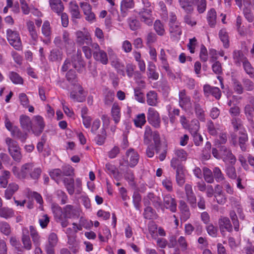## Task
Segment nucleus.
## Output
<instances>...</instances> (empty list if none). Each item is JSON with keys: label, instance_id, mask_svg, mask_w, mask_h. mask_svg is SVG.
<instances>
[{"label": "nucleus", "instance_id": "nucleus-43", "mask_svg": "<svg viewBox=\"0 0 254 254\" xmlns=\"http://www.w3.org/2000/svg\"><path fill=\"white\" fill-rule=\"evenodd\" d=\"M21 241L22 242L23 247V249H25L26 250H30L32 249V243L28 235L23 233Z\"/></svg>", "mask_w": 254, "mask_h": 254}, {"label": "nucleus", "instance_id": "nucleus-14", "mask_svg": "<svg viewBox=\"0 0 254 254\" xmlns=\"http://www.w3.org/2000/svg\"><path fill=\"white\" fill-rule=\"evenodd\" d=\"M151 12L150 9L146 8H142L138 12L140 20L148 25H151L153 22Z\"/></svg>", "mask_w": 254, "mask_h": 254}, {"label": "nucleus", "instance_id": "nucleus-39", "mask_svg": "<svg viewBox=\"0 0 254 254\" xmlns=\"http://www.w3.org/2000/svg\"><path fill=\"white\" fill-rule=\"evenodd\" d=\"M53 212L54 214V217L56 221H61L64 216V210H62L61 207L58 206H54L52 208Z\"/></svg>", "mask_w": 254, "mask_h": 254}, {"label": "nucleus", "instance_id": "nucleus-46", "mask_svg": "<svg viewBox=\"0 0 254 254\" xmlns=\"http://www.w3.org/2000/svg\"><path fill=\"white\" fill-rule=\"evenodd\" d=\"M67 80L72 84H75L77 81L75 72L74 70L70 69L66 74Z\"/></svg>", "mask_w": 254, "mask_h": 254}, {"label": "nucleus", "instance_id": "nucleus-31", "mask_svg": "<svg viewBox=\"0 0 254 254\" xmlns=\"http://www.w3.org/2000/svg\"><path fill=\"white\" fill-rule=\"evenodd\" d=\"M63 58V52L59 49H55L51 51L49 60L52 62H60Z\"/></svg>", "mask_w": 254, "mask_h": 254}, {"label": "nucleus", "instance_id": "nucleus-1", "mask_svg": "<svg viewBox=\"0 0 254 254\" xmlns=\"http://www.w3.org/2000/svg\"><path fill=\"white\" fill-rule=\"evenodd\" d=\"M153 139L154 142V146L155 148L156 152L159 153L160 150V135L157 131H152L151 127L149 126L145 127L144 134V143L148 145Z\"/></svg>", "mask_w": 254, "mask_h": 254}, {"label": "nucleus", "instance_id": "nucleus-20", "mask_svg": "<svg viewBox=\"0 0 254 254\" xmlns=\"http://www.w3.org/2000/svg\"><path fill=\"white\" fill-rule=\"evenodd\" d=\"M69 12L71 15V20L74 24H77L76 19H80L81 15L78 5L72 2H70Z\"/></svg>", "mask_w": 254, "mask_h": 254}, {"label": "nucleus", "instance_id": "nucleus-38", "mask_svg": "<svg viewBox=\"0 0 254 254\" xmlns=\"http://www.w3.org/2000/svg\"><path fill=\"white\" fill-rule=\"evenodd\" d=\"M105 170L107 172H108L109 174H111L113 175L114 178L118 180H119V172L117 171L116 167L108 163H107L105 165Z\"/></svg>", "mask_w": 254, "mask_h": 254}, {"label": "nucleus", "instance_id": "nucleus-45", "mask_svg": "<svg viewBox=\"0 0 254 254\" xmlns=\"http://www.w3.org/2000/svg\"><path fill=\"white\" fill-rule=\"evenodd\" d=\"M230 217L232 220L234 230L238 232L239 230V222L238 219V217L234 211H231L230 212Z\"/></svg>", "mask_w": 254, "mask_h": 254}, {"label": "nucleus", "instance_id": "nucleus-62", "mask_svg": "<svg viewBox=\"0 0 254 254\" xmlns=\"http://www.w3.org/2000/svg\"><path fill=\"white\" fill-rule=\"evenodd\" d=\"M62 174V170L60 169H53L50 172V176L52 179L55 180L57 183H59V178Z\"/></svg>", "mask_w": 254, "mask_h": 254}, {"label": "nucleus", "instance_id": "nucleus-57", "mask_svg": "<svg viewBox=\"0 0 254 254\" xmlns=\"http://www.w3.org/2000/svg\"><path fill=\"white\" fill-rule=\"evenodd\" d=\"M42 34L45 37H49L51 34V30L50 27V22L48 21H45L42 27Z\"/></svg>", "mask_w": 254, "mask_h": 254}, {"label": "nucleus", "instance_id": "nucleus-6", "mask_svg": "<svg viewBox=\"0 0 254 254\" xmlns=\"http://www.w3.org/2000/svg\"><path fill=\"white\" fill-rule=\"evenodd\" d=\"M179 106L186 111H189L191 108L190 98L187 95L185 89L179 92Z\"/></svg>", "mask_w": 254, "mask_h": 254}, {"label": "nucleus", "instance_id": "nucleus-19", "mask_svg": "<svg viewBox=\"0 0 254 254\" xmlns=\"http://www.w3.org/2000/svg\"><path fill=\"white\" fill-rule=\"evenodd\" d=\"M126 156L129 158V165L131 167H134L138 163L139 155L134 149L130 148L126 152Z\"/></svg>", "mask_w": 254, "mask_h": 254}, {"label": "nucleus", "instance_id": "nucleus-54", "mask_svg": "<svg viewBox=\"0 0 254 254\" xmlns=\"http://www.w3.org/2000/svg\"><path fill=\"white\" fill-rule=\"evenodd\" d=\"M0 230L5 235H9L11 233V228L9 224L6 222L0 223Z\"/></svg>", "mask_w": 254, "mask_h": 254}, {"label": "nucleus", "instance_id": "nucleus-47", "mask_svg": "<svg viewBox=\"0 0 254 254\" xmlns=\"http://www.w3.org/2000/svg\"><path fill=\"white\" fill-rule=\"evenodd\" d=\"M155 66L154 64H150L148 67V76L149 78L157 80L159 77V74L155 71Z\"/></svg>", "mask_w": 254, "mask_h": 254}, {"label": "nucleus", "instance_id": "nucleus-13", "mask_svg": "<svg viewBox=\"0 0 254 254\" xmlns=\"http://www.w3.org/2000/svg\"><path fill=\"white\" fill-rule=\"evenodd\" d=\"M63 210L64 218L77 217L79 215V212L77 208L71 205H66Z\"/></svg>", "mask_w": 254, "mask_h": 254}, {"label": "nucleus", "instance_id": "nucleus-15", "mask_svg": "<svg viewBox=\"0 0 254 254\" xmlns=\"http://www.w3.org/2000/svg\"><path fill=\"white\" fill-rule=\"evenodd\" d=\"M179 208L181 213V220L184 221L187 220L190 216V212L189 206L184 200H181L179 201Z\"/></svg>", "mask_w": 254, "mask_h": 254}, {"label": "nucleus", "instance_id": "nucleus-23", "mask_svg": "<svg viewBox=\"0 0 254 254\" xmlns=\"http://www.w3.org/2000/svg\"><path fill=\"white\" fill-rule=\"evenodd\" d=\"M11 135L14 138L20 140L22 142H25L28 136L27 132H22L17 127H14Z\"/></svg>", "mask_w": 254, "mask_h": 254}, {"label": "nucleus", "instance_id": "nucleus-40", "mask_svg": "<svg viewBox=\"0 0 254 254\" xmlns=\"http://www.w3.org/2000/svg\"><path fill=\"white\" fill-rule=\"evenodd\" d=\"M219 38L223 42V45L225 48H227L229 46V41L228 35L225 29H221L219 33Z\"/></svg>", "mask_w": 254, "mask_h": 254}, {"label": "nucleus", "instance_id": "nucleus-3", "mask_svg": "<svg viewBox=\"0 0 254 254\" xmlns=\"http://www.w3.org/2000/svg\"><path fill=\"white\" fill-rule=\"evenodd\" d=\"M7 39L9 44L16 50L21 48V42L19 34L16 31L8 29L6 31Z\"/></svg>", "mask_w": 254, "mask_h": 254}, {"label": "nucleus", "instance_id": "nucleus-44", "mask_svg": "<svg viewBox=\"0 0 254 254\" xmlns=\"http://www.w3.org/2000/svg\"><path fill=\"white\" fill-rule=\"evenodd\" d=\"M30 235L32 239V241L35 246H38L40 245V236L38 233L34 230L32 226L30 227Z\"/></svg>", "mask_w": 254, "mask_h": 254}, {"label": "nucleus", "instance_id": "nucleus-60", "mask_svg": "<svg viewBox=\"0 0 254 254\" xmlns=\"http://www.w3.org/2000/svg\"><path fill=\"white\" fill-rule=\"evenodd\" d=\"M100 134H98L95 139L96 143L99 145H102L105 141L106 133L104 128H102L100 131Z\"/></svg>", "mask_w": 254, "mask_h": 254}, {"label": "nucleus", "instance_id": "nucleus-55", "mask_svg": "<svg viewBox=\"0 0 254 254\" xmlns=\"http://www.w3.org/2000/svg\"><path fill=\"white\" fill-rule=\"evenodd\" d=\"M190 131L191 135L198 133L199 129V123L197 120H193L191 122L190 126Z\"/></svg>", "mask_w": 254, "mask_h": 254}, {"label": "nucleus", "instance_id": "nucleus-61", "mask_svg": "<svg viewBox=\"0 0 254 254\" xmlns=\"http://www.w3.org/2000/svg\"><path fill=\"white\" fill-rule=\"evenodd\" d=\"M127 21L131 30H136L139 29L140 26L139 21L135 18H129L128 19Z\"/></svg>", "mask_w": 254, "mask_h": 254}, {"label": "nucleus", "instance_id": "nucleus-12", "mask_svg": "<svg viewBox=\"0 0 254 254\" xmlns=\"http://www.w3.org/2000/svg\"><path fill=\"white\" fill-rule=\"evenodd\" d=\"M185 190L188 201L192 207L195 206L196 197L192 190V186L189 184H186Z\"/></svg>", "mask_w": 254, "mask_h": 254}, {"label": "nucleus", "instance_id": "nucleus-27", "mask_svg": "<svg viewBox=\"0 0 254 254\" xmlns=\"http://www.w3.org/2000/svg\"><path fill=\"white\" fill-rule=\"evenodd\" d=\"M233 58L237 66H240L241 63H243L245 60H247V58L240 50H235L233 53Z\"/></svg>", "mask_w": 254, "mask_h": 254}, {"label": "nucleus", "instance_id": "nucleus-5", "mask_svg": "<svg viewBox=\"0 0 254 254\" xmlns=\"http://www.w3.org/2000/svg\"><path fill=\"white\" fill-rule=\"evenodd\" d=\"M148 122L155 128L160 127L161 120L158 112L152 108H149L147 114Z\"/></svg>", "mask_w": 254, "mask_h": 254}, {"label": "nucleus", "instance_id": "nucleus-11", "mask_svg": "<svg viewBox=\"0 0 254 254\" xmlns=\"http://www.w3.org/2000/svg\"><path fill=\"white\" fill-rule=\"evenodd\" d=\"M218 224L221 233L225 231L232 232L233 231V226L230 219L226 217H221L219 219Z\"/></svg>", "mask_w": 254, "mask_h": 254}, {"label": "nucleus", "instance_id": "nucleus-64", "mask_svg": "<svg viewBox=\"0 0 254 254\" xmlns=\"http://www.w3.org/2000/svg\"><path fill=\"white\" fill-rule=\"evenodd\" d=\"M227 175L232 179H235L237 178V174L234 167L229 166L226 169Z\"/></svg>", "mask_w": 254, "mask_h": 254}, {"label": "nucleus", "instance_id": "nucleus-22", "mask_svg": "<svg viewBox=\"0 0 254 254\" xmlns=\"http://www.w3.org/2000/svg\"><path fill=\"white\" fill-rule=\"evenodd\" d=\"M239 136L238 138V144L239 145L241 150L243 151H246L247 149L246 142L248 140V136L245 129H243L239 132Z\"/></svg>", "mask_w": 254, "mask_h": 254}, {"label": "nucleus", "instance_id": "nucleus-16", "mask_svg": "<svg viewBox=\"0 0 254 254\" xmlns=\"http://www.w3.org/2000/svg\"><path fill=\"white\" fill-rule=\"evenodd\" d=\"M203 91L205 96L207 97L211 94L217 99H219L221 97V91L218 87H212L209 85H205L203 86Z\"/></svg>", "mask_w": 254, "mask_h": 254}, {"label": "nucleus", "instance_id": "nucleus-18", "mask_svg": "<svg viewBox=\"0 0 254 254\" xmlns=\"http://www.w3.org/2000/svg\"><path fill=\"white\" fill-rule=\"evenodd\" d=\"M51 9L60 15L64 9V4L61 0H49Z\"/></svg>", "mask_w": 254, "mask_h": 254}, {"label": "nucleus", "instance_id": "nucleus-35", "mask_svg": "<svg viewBox=\"0 0 254 254\" xmlns=\"http://www.w3.org/2000/svg\"><path fill=\"white\" fill-rule=\"evenodd\" d=\"M147 103L150 106H155L156 105L157 95L155 92L150 91L147 94Z\"/></svg>", "mask_w": 254, "mask_h": 254}, {"label": "nucleus", "instance_id": "nucleus-7", "mask_svg": "<svg viewBox=\"0 0 254 254\" xmlns=\"http://www.w3.org/2000/svg\"><path fill=\"white\" fill-rule=\"evenodd\" d=\"M71 63L73 67L78 72L81 73L83 71L85 64L82 58L80 52L77 51L76 54L72 56Z\"/></svg>", "mask_w": 254, "mask_h": 254}, {"label": "nucleus", "instance_id": "nucleus-42", "mask_svg": "<svg viewBox=\"0 0 254 254\" xmlns=\"http://www.w3.org/2000/svg\"><path fill=\"white\" fill-rule=\"evenodd\" d=\"M14 215L13 210L8 207L0 208V216L5 219L12 217Z\"/></svg>", "mask_w": 254, "mask_h": 254}, {"label": "nucleus", "instance_id": "nucleus-21", "mask_svg": "<svg viewBox=\"0 0 254 254\" xmlns=\"http://www.w3.org/2000/svg\"><path fill=\"white\" fill-rule=\"evenodd\" d=\"M220 152L224 157V159L228 160L232 164L235 163L236 158L230 149L225 146H222L220 148Z\"/></svg>", "mask_w": 254, "mask_h": 254}, {"label": "nucleus", "instance_id": "nucleus-41", "mask_svg": "<svg viewBox=\"0 0 254 254\" xmlns=\"http://www.w3.org/2000/svg\"><path fill=\"white\" fill-rule=\"evenodd\" d=\"M143 214L144 218L146 219H152L156 217L155 211L151 207H146Z\"/></svg>", "mask_w": 254, "mask_h": 254}, {"label": "nucleus", "instance_id": "nucleus-34", "mask_svg": "<svg viewBox=\"0 0 254 254\" xmlns=\"http://www.w3.org/2000/svg\"><path fill=\"white\" fill-rule=\"evenodd\" d=\"M111 114L114 121L116 124L120 120V108L118 104H114L111 110Z\"/></svg>", "mask_w": 254, "mask_h": 254}, {"label": "nucleus", "instance_id": "nucleus-50", "mask_svg": "<svg viewBox=\"0 0 254 254\" xmlns=\"http://www.w3.org/2000/svg\"><path fill=\"white\" fill-rule=\"evenodd\" d=\"M134 122L137 127H141L146 123L145 114L142 113L137 115L136 118L134 120Z\"/></svg>", "mask_w": 254, "mask_h": 254}, {"label": "nucleus", "instance_id": "nucleus-25", "mask_svg": "<svg viewBox=\"0 0 254 254\" xmlns=\"http://www.w3.org/2000/svg\"><path fill=\"white\" fill-rule=\"evenodd\" d=\"M20 126L22 129L29 131L32 127V122L29 117L22 115L20 117Z\"/></svg>", "mask_w": 254, "mask_h": 254}, {"label": "nucleus", "instance_id": "nucleus-30", "mask_svg": "<svg viewBox=\"0 0 254 254\" xmlns=\"http://www.w3.org/2000/svg\"><path fill=\"white\" fill-rule=\"evenodd\" d=\"M147 197L150 201L152 202V204L155 208L158 209L162 206V203L160 197L157 196L152 192H149L147 194Z\"/></svg>", "mask_w": 254, "mask_h": 254}, {"label": "nucleus", "instance_id": "nucleus-8", "mask_svg": "<svg viewBox=\"0 0 254 254\" xmlns=\"http://www.w3.org/2000/svg\"><path fill=\"white\" fill-rule=\"evenodd\" d=\"M76 42L81 46L84 44L89 45L91 43V38L87 31H78L76 32Z\"/></svg>", "mask_w": 254, "mask_h": 254}, {"label": "nucleus", "instance_id": "nucleus-32", "mask_svg": "<svg viewBox=\"0 0 254 254\" xmlns=\"http://www.w3.org/2000/svg\"><path fill=\"white\" fill-rule=\"evenodd\" d=\"M26 26L29 34L33 40L36 41L38 39V34L35 29L34 22L32 21H28L26 22Z\"/></svg>", "mask_w": 254, "mask_h": 254}, {"label": "nucleus", "instance_id": "nucleus-26", "mask_svg": "<svg viewBox=\"0 0 254 254\" xmlns=\"http://www.w3.org/2000/svg\"><path fill=\"white\" fill-rule=\"evenodd\" d=\"M181 7L187 14H190L193 11V2L191 0H178Z\"/></svg>", "mask_w": 254, "mask_h": 254}, {"label": "nucleus", "instance_id": "nucleus-37", "mask_svg": "<svg viewBox=\"0 0 254 254\" xmlns=\"http://www.w3.org/2000/svg\"><path fill=\"white\" fill-rule=\"evenodd\" d=\"M194 111L197 118L201 121L204 122L205 120L204 111L199 104H196L194 106Z\"/></svg>", "mask_w": 254, "mask_h": 254}, {"label": "nucleus", "instance_id": "nucleus-63", "mask_svg": "<svg viewBox=\"0 0 254 254\" xmlns=\"http://www.w3.org/2000/svg\"><path fill=\"white\" fill-rule=\"evenodd\" d=\"M10 243L12 246L15 247V249L18 252H23V248L21 246L19 241L17 240L15 237H11L10 238Z\"/></svg>", "mask_w": 254, "mask_h": 254}, {"label": "nucleus", "instance_id": "nucleus-24", "mask_svg": "<svg viewBox=\"0 0 254 254\" xmlns=\"http://www.w3.org/2000/svg\"><path fill=\"white\" fill-rule=\"evenodd\" d=\"M93 56L96 61L100 62L103 64H106L108 63V60L107 54L103 50L94 51Z\"/></svg>", "mask_w": 254, "mask_h": 254}, {"label": "nucleus", "instance_id": "nucleus-2", "mask_svg": "<svg viewBox=\"0 0 254 254\" xmlns=\"http://www.w3.org/2000/svg\"><path fill=\"white\" fill-rule=\"evenodd\" d=\"M5 143L8 146V150L12 158L17 162H19L22 158L20 148L16 141L11 138L7 137L5 139Z\"/></svg>", "mask_w": 254, "mask_h": 254}, {"label": "nucleus", "instance_id": "nucleus-9", "mask_svg": "<svg viewBox=\"0 0 254 254\" xmlns=\"http://www.w3.org/2000/svg\"><path fill=\"white\" fill-rule=\"evenodd\" d=\"M58 238L56 234L52 233L48 237V243L45 246L47 254H55L54 248L56 246Z\"/></svg>", "mask_w": 254, "mask_h": 254}, {"label": "nucleus", "instance_id": "nucleus-10", "mask_svg": "<svg viewBox=\"0 0 254 254\" xmlns=\"http://www.w3.org/2000/svg\"><path fill=\"white\" fill-rule=\"evenodd\" d=\"M163 204L166 209H169L172 212H175L177 210L176 199L170 194H166L163 197Z\"/></svg>", "mask_w": 254, "mask_h": 254}, {"label": "nucleus", "instance_id": "nucleus-29", "mask_svg": "<svg viewBox=\"0 0 254 254\" xmlns=\"http://www.w3.org/2000/svg\"><path fill=\"white\" fill-rule=\"evenodd\" d=\"M245 114L247 117L254 116V98L251 97L245 107Z\"/></svg>", "mask_w": 254, "mask_h": 254}, {"label": "nucleus", "instance_id": "nucleus-33", "mask_svg": "<svg viewBox=\"0 0 254 254\" xmlns=\"http://www.w3.org/2000/svg\"><path fill=\"white\" fill-rule=\"evenodd\" d=\"M18 189V186L14 183L9 184L7 188L5 191V197L7 199H10L13 194Z\"/></svg>", "mask_w": 254, "mask_h": 254}, {"label": "nucleus", "instance_id": "nucleus-4", "mask_svg": "<svg viewBox=\"0 0 254 254\" xmlns=\"http://www.w3.org/2000/svg\"><path fill=\"white\" fill-rule=\"evenodd\" d=\"M45 126L43 118L40 116H36L34 117V123L32 124L30 130L35 135L39 136L43 132Z\"/></svg>", "mask_w": 254, "mask_h": 254}, {"label": "nucleus", "instance_id": "nucleus-52", "mask_svg": "<svg viewBox=\"0 0 254 254\" xmlns=\"http://www.w3.org/2000/svg\"><path fill=\"white\" fill-rule=\"evenodd\" d=\"M203 175L205 181L210 184L213 183L214 178L211 171L208 168L203 169Z\"/></svg>", "mask_w": 254, "mask_h": 254}, {"label": "nucleus", "instance_id": "nucleus-17", "mask_svg": "<svg viewBox=\"0 0 254 254\" xmlns=\"http://www.w3.org/2000/svg\"><path fill=\"white\" fill-rule=\"evenodd\" d=\"M176 179L177 184L182 187L186 181L185 168L183 165H178L176 170Z\"/></svg>", "mask_w": 254, "mask_h": 254}, {"label": "nucleus", "instance_id": "nucleus-53", "mask_svg": "<svg viewBox=\"0 0 254 254\" xmlns=\"http://www.w3.org/2000/svg\"><path fill=\"white\" fill-rule=\"evenodd\" d=\"M133 0H123L121 4V11H127L133 6Z\"/></svg>", "mask_w": 254, "mask_h": 254}, {"label": "nucleus", "instance_id": "nucleus-28", "mask_svg": "<svg viewBox=\"0 0 254 254\" xmlns=\"http://www.w3.org/2000/svg\"><path fill=\"white\" fill-rule=\"evenodd\" d=\"M34 167V164L32 163H26L22 165L21 168L20 177L22 179L25 178L28 174L30 175Z\"/></svg>", "mask_w": 254, "mask_h": 254}, {"label": "nucleus", "instance_id": "nucleus-36", "mask_svg": "<svg viewBox=\"0 0 254 254\" xmlns=\"http://www.w3.org/2000/svg\"><path fill=\"white\" fill-rule=\"evenodd\" d=\"M63 182L66 187L68 193L70 194H72L74 193V179L73 178H65L63 180Z\"/></svg>", "mask_w": 254, "mask_h": 254}, {"label": "nucleus", "instance_id": "nucleus-56", "mask_svg": "<svg viewBox=\"0 0 254 254\" xmlns=\"http://www.w3.org/2000/svg\"><path fill=\"white\" fill-rule=\"evenodd\" d=\"M213 178L217 182H220L224 180V177L220 169L218 167H215L213 170Z\"/></svg>", "mask_w": 254, "mask_h": 254}, {"label": "nucleus", "instance_id": "nucleus-59", "mask_svg": "<svg viewBox=\"0 0 254 254\" xmlns=\"http://www.w3.org/2000/svg\"><path fill=\"white\" fill-rule=\"evenodd\" d=\"M243 65L246 72L252 77L254 73V68H253L248 59L243 63Z\"/></svg>", "mask_w": 254, "mask_h": 254}, {"label": "nucleus", "instance_id": "nucleus-51", "mask_svg": "<svg viewBox=\"0 0 254 254\" xmlns=\"http://www.w3.org/2000/svg\"><path fill=\"white\" fill-rule=\"evenodd\" d=\"M169 31L170 33H173L174 36H180L182 34V31L180 27L176 23H169Z\"/></svg>", "mask_w": 254, "mask_h": 254}, {"label": "nucleus", "instance_id": "nucleus-49", "mask_svg": "<svg viewBox=\"0 0 254 254\" xmlns=\"http://www.w3.org/2000/svg\"><path fill=\"white\" fill-rule=\"evenodd\" d=\"M216 12L215 10L212 8L208 12L207 19L209 24L213 26L216 23Z\"/></svg>", "mask_w": 254, "mask_h": 254}, {"label": "nucleus", "instance_id": "nucleus-58", "mask_svg": "<svg viewBox=\"0 0 254 254\" xmlns=\"http://www.w3.org/2000/svg\"><path fill=\"white\" fill-rule=\"evenodd\" d=\"M9 78L12 82L14 84H22V78L15 72H11L9 73Z\"/></svg>", "mask_w": 254, "mask_h": 254}, {"label": "nucleus", "instance_id": "nucleus-48", "mask_svg": "<svg viewBox=\"0 0 254 254\" xmlns=\"http://www.w3.org/2000/svg\"><path fill=\"white\" fill-rule=\"evenodd\" d=\"M154 29L156 33L160 36L165 33V29L163 24L159 20H156L154 24Z\"/></svg>", "mask_w": 254, "mask_h": 254}]
</instances>
